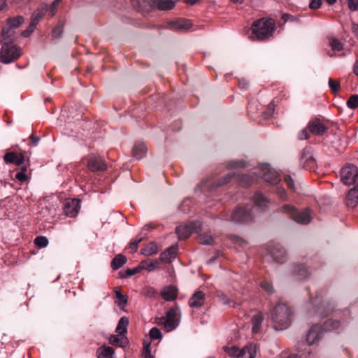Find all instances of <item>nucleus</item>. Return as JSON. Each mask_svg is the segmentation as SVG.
Returning <instances> with one entry per match:
<instances>
[{"instance_id": "obj_1", "label": "nucleus", "mask_w": 358, "mask_h": 358, "mask_svg": "<svg viewBox=\"0 0 358 358\" xmlns=\"http://www.w3.org/2000/svg\"><path fill=\"white\" fill-rule=\"evenodd\" d=\"M292 315V310L286 303H278L271 313L274 328L277 330L287 329L291 324Z\"/></svg>"}, {"instance_id": "obj_2", "label": "nucleus", "mask_w": 358, "mask_h": 358, "mask_svg": "<svg viewBox=\"0 0 358 358\" xmlns=\"http://www.w3.org/2000/svg\"><path fill=\"white\" fill-rule=\"evenodd\" d=\"M252 32L258 40H264L270 37L275 30V21L271 18H261L253 22Z\"/></svg>"}, {"instance_id": "obj_3", "label": "nucleus", "mask_w": 358, "mask_h": 358, "mask_svg": "<svg viewBox=\"0 0 358 358\" xmlns=\"http://www.w3.org/2000/svg\"><path fill=\"white\" fill-rule=\"evenodd\" d=\"M21 55V49L15 45L5 43L0 50V62L10 64L17 60Z\"/></svg>"}, {"instance_id": "obj_4", "label": "nucleus", "mask_w": 358, "mask_h": 358, "mask_svg": "<svg viewBox=\"0 0 358 358\" xmlns=\"http://www.w3.org/2000/svg\"><path fill=\"white\" fill-rule=\"evenodd\" d=\"M281 210L289 213L292 218L299 224H308L312 219L308 209L299 212L293 206L286 204L282 207Z\"/></svg>"}, {"instance_id": "obj_5", "label": "nucleus", "mask_w": 358, "mask_h": 358, "mask_svg": "<svg viewBox=\"0 0 358 358\" xmlns=\"http://www.w3.org/2000/svg\"><path fill=\"white\" fill-rule=\"evenodd\" d=\"M180 312L178 306L169 308L166 313V318L162 317L160 322L164 324L166 331L175 329L179 324L180 318L178 316Z\"/></svg>"}, {"instance_id": "obj_6", "label": "nucleus", "mask_w": 358, "mask_h": 358, "mask_svg": "<svg viewBox=\"0 0 358 358\" xmlns=\"http://www.w3.org/2000/svg\"><path fill=\"white\" fill-rule=\"evenodd\" d=\"M201 229L200 222H191L185 226H179L176 227V232L180 240L187 238L191 234L197 233Z\"/></svg>"}, {"instance_id": "obj_7", "label": "nucleus", "mask_w": 358, "mask_h": 358, "mask_svg": "<svg viewBox=\"0 0 358 358\" xmlns=\"http://www.w3.org/2000/svg\"><path fill=\"white\" fill-rule=\"evenodd\" d=\"M252 220L251 208L248 207L237 208L231 215V220L234 222L244 223Z\"/></svg>"}, {"instance_id": "obj_8", "label": "nucleus", "mask_w": 358, "mask_h": 358, "mask_svg": "<svg viewBox=\"0 0 358 358\" xmlns=\"http://www.w3.org/2000/svg\"><path fill=\"white\" fill-rule=\"evenodd\" d=\"M259 175L265 181L271 184H276L280 180L278 173L271 169L268 164L260 165Z\"/></svg>"}, {"instance_id": "obj_9", "label": "nucleus", "mask_w": 358, "mask_h": 358, "mask_svg": "<svg viewBox=\"0 0 358 358\" xmlns=\"http://www.w3.org/2000/svg\"><path fill=\"white\" fill-rule=\"evenodd\" d=\"M63 210L66 216L76 217L80 210V200L67 199L64 202Z\"/></svg>"}, {"instance_id": "obj_10", "label": "nucleus", "mask_w": 358, "mask_h": 358, "mask_svg": "<svg viewBox=\"0 0 358 358\" xmlns=\"http://www.w3.org/2000/svg\"><path fill=\"white\" fill-rule=\"evenodd\" d=\"M147 2L152 8L161 10H171L178 0H137Z\"/></svg>"}, {"instance_id": "obj_11", "label": "nucleus", "mask_w": 358, "mask_h": 358, "mask_svg": "<svg viewBox=\"0 0 358 358\" xmlns=\"http://www.w3.org/2000/svg\"><path fill=\"white\" fill-rule=\"evenodd\" d=\"M308 127L310 133L317 136L323 135L327 130V127L320 119L310 120Z\"/></svg>"}, {"instance_id": "obj_12", "label": "nucleus", "mask_w": 358, "mask_h": 358, "mask_svg": "<svg viewBox=\"0 0 358 358\" xmlns=\"http://www.w3.org/2000/svg\"><path fill=\"white\" fill-rule=\"evenodd\" d=\"M3 161L6 164H13L19 166L24 161V156L21 152H8L3 156Z\"/></svg>"}, {"instance_id": "obj_13", "label": "nucleus", "mask_w": 358, "mask_h": 358, "mask_svg": "<svg viewBox=\"0 0 358 358\" xmlns=\"http://www.w3.org/2000/svg\"><path fill=\"white\" fill-rule=\"evenodd\" d=\"M206 301V294L200 291H196L189 298L188 304L192 308H201Z\"/></svg>"}, {"instance_id": "obj_14", "label": "nucleus", "mask_w": 358, "mask_h": 358, "mask_svg": "<svg viewBox=\"0 0 358 358\" xmlns=\"http://www.w3.org/2000/svg\"><path fill=\"white\" fill-rule=\"evenodd\" d=\"M91 172H103L106 169V164L99 155H91Z\"/></svg>"}, {"instance_id": "obj_15", "label": "nucleus", "mask_w": 358, "mask_h": 358, "mask_svg": "<svg viewBox=\"0 0 358 358\" xmlns=\"http://www.w3.org/2000/svg\"><path fill=\"white\" fill-rule=\"evenodd\" d=\"M178 289L173 285L164 287L161 291L162 297L167 301H174L178 296Z\"/></svg>"}, {"instance_id": "obj_16", "label": "nucleus", "mask_w": 358, "mask_h": 358, "mask_svg": "<svg viewBox=\"0 0 358 358\" xmlns=\"http://www.w3.org/2000/svg\"><path fill=\"white\" fill-rule=\"evenodd\" d=\"M273 259L278 263H283L286 257V251L280 245H274L270 251Z\"/></svg>"}, {"instance_id": "obj_17", "label": "nucleus", "mask_w": 358, "mask_h": 358, "mask_svg": "<svg viewBox=\"0 0 358 358\" xmlns=\"http://www.w3.org/2000/svg\"><path fill=\"white\" fill-rule=\"evenodd\" d=\"M256 354V345L254 343H249L239 351L238 358H254Z\"/></svg>"}, {"instance_id": "obj_18", "label": "nucleus", "mask_w": 358, "mask_h": 358, "mask_svg": "<svg viewBox=\"0 0 358 358\" xmlns=\"http://www.w3.org/2000/svg\"><path fill=\"white\" fill-rule=\"evenodd\" d=\"M192 22L188 20H180L170 22L169 28L173 30H189L192 27Z\"/></svg>"}, {"instance_id": "obj_19", "label": "nucleus", "mask_w": 358, "mask_h": 358, "mask_svg": "<svg viewBox=\"0 0 358 358\" xmlns=\"http://www.w3.org/2000/svg\"><path fill=\"white\" fill-rule=\"evenodd\" d=\"M320 327L317 325L313 326L306 336L308 345L315 344L320 338Z\"/></svg>"}, {"instance_id": "obj_20", "label": "nucleus", "mask_w": 358, "mask_h": 358, "mask_svg": "<svg viewBox=\"0 0 358 358\" xmlns=\"http://www.w3.org/2000/svg\"><path fill=\"white\" fill-rule=\"evenodd\" d=\"M358 203V185L351 189L346 196V204L350 208H355Z\"/></svg>"}, {"instance_id": "obj_21", "label": "nucleus", "mask_w": 358, "mask_h": 358, "mask_svg": "<svg viewBox=\"0 0 358 358\" xmlns=\"http://www.w3.org/2000/svg\"><path fill=\"white\" fill-rule=\"evenodd\" d=\"M46 12H48L47 6L45 4L41 5L32 15L31 27H35Z\"/></svg>"}, {"instance_id": "obj_22", "label": "nucleus", "mask_w": 358, "mask_h": 358, "mask_svg": "<svg viewBox=\"0 0 358 358\" xmlns=\"http://www.w3.org/2000/svg\"><path fill=\"white\" fill-rule=\"evenodd\" d=\"M178 250L177 245H173L165 250L161 253L159 260L164 262H169L171 259H175Z\"/></svg>"}, {"instance_id": "obj_23", "label": "nucleus", "mask_w": 358, "mask_h": 358, "mask_svg": "<svg viewBox=\"0 0 358 358\" xmlns=\"http://www.w3.org/2000/svg\"><path fill=\"white\" fill-rule=\"evenodd\" d=\"M141 269L147 270L149 272L159 268V260L147 259L140 263Z\"/></svg>"}, {"instance_id": "obj_24", "label": "nucleus", "mask_w": 358, "mask_h": 358, "mask_svg": "<svg viewBox=\"0 0 358 358\" xmlns=\"http://www.w3.org/2000/svg\"><path fill=\"white\" fill-rule=\"evenodd\" d=\"M115 351L113 348L107 346H101L96 350L97 358H112Z\"/></svg>"}, {"instance_id": "obj_25", "label": "nucleus", "mask_w": 358, "mask_h": 358, "mask_svg": "<svg viewBox=\"0 0 358 358\" xmlns=\"http://www.w3.org/2000/svg\"><path fill=\"white\" fill-rule=\"evenodd\" d=\"M147 152V148L145 145L143 143H136L133 148V156L137 159H140L143 157L145 154Z\"/></svg>"}, {"instance_id": "obj_26", "label": "nucleus", "mask_w": 358, "mask_h": 358, "mask_svg": "<svg viewBox=\"0 0 358 358\" xmlns=\"http://www.w3.org/2000/svg\"><path fill=\"white\" fill-rule=\"evenodd\" d=\"M109 343L111 345L118 346V347H124L127 344V338L124 337L123 335H111L109 337Z\"/></svg>"}, {"instance_id": "obj_27", "label": "nucleus", "mask_w": 358, "mask_h": 358, "mask_svg": "<svg viewBox=\"0 0 358 358\" xmlns=\"http://www.w3.org/2000/svg\"><path fill=\"white\" fill-rule=\"evenodd\" d=\"M159 251L158 245L155 242L149 243L145 248H142L141 253L144 256L156 255Z\"/></svg>"}, {"instance_id": "obj_28", "label": "nucleus", "mask_w": 358, "mask_h": 358, "mask_svg": "<svg viewBox=\"0 0 358 358\" xmlns=\"http://www.w3.org/2000/svg\"><path fill=\"white\" fill-rule=\"evenodd\" d=\"M264 320L263 315L262 313H257L252 318V333L257 334L259 331L261 325Z\"/></svg>"}, {"instance_id": "obj_29", "label": "nucleus", "mask_w": 358, "mask_h": 358, "mask_svg": "<svg viewBox=\"0 0 358 358\" xmlns=\"http://www.w3.org/2000/svg\"><path fill=\"white\" fill-rule=\"evenodd\" d=\"M254 202L255 205L261 208L262 210L265 209V208L268 204L269 201L264 196V195L261 193H256L254 195Z\"/></svg>"}, {"instance_id": "obj_30", "label": "nucleus", "mask_w": 358, "mask_h": 358, "mask_svg": "<svg viewBox=\"0 0 358 358\" xmlns=\"http://www.w3.org/2000/svg\"><path fill=\"white\" fill-rule=\"evenodd\" d=\"M129 325V320L127 317H122L117 325L115 331L118 334L124 335L127 331V327Z\"/></svg>"}, {"instance_id": "obj_31", "label": "nucleus", "mask_w": 358, "mask_h": 358, "mask_svg": "<svg viewBox=\"0 0 358 358\" xmlns=\"http://www.w3.org/2000/svg\"><path fill=\"white\" fill-rule=\"evenodd\" d=\"M127 262V258L125 256L119 254L116 255L111 262V267L114 270H117Z\"/></svg>"}, {"instance_id": "obj_32", "label": "nucleus", "mask_w": 358, "mask_h": 358, "mask_svg": "<svg viewBox=\"0 0 358 358\" xmlns=\"http://www.w3.org/2000/svg\"><path fill=\"white\" fill-rule=\"evenodd\" d=\"M341 326V323L337 320L332 319L327 320L322 325V329L324 331H333L338 329Z\"/></svg>"}, {"instance_id": "obj_33", "label": "nucleus", "mask_w": 358, "mask_h": 358, "mask_svg": "<svg viewBox=\"0 0 358 358\" xmlns=\"http://www.w3.org/2000/svg\"><path fill=\"white\" fill-rule=\"evenodd\" d=\"M23 22V17L22 16H17L8 19L6 26L14 30L15 29L17 28Z\"/></svg>"}, {"instance_id": "obj_34", "label": "nucleus", "mask_w": 358, "mask_h": 358, "mask_svg": "<svg viewBox=\"0 0 358 358\" xmlns=\"http://www.w3.org/2000/svg\"><path fill=\"white\" fill-rule=\"evenodd\" d=\"M2 36L6 41L11 42L15 39V32L13 29L5 26L2 29Z\"/></svg>"}, {"instance_id": "obj_35", "label": "nucleus", "mask_w": 358, "mask_h": 358, "mask_svg": "<svg viewBox=\"0 0 358 358\" xmlns=\"http://www.w3.org/2000/svg\"><path fill=\"white\" fill-rule=\"evenodd\" d=\"M294 273L301 278H306L308 275V269L305 265L296 266L294 268Z\"/></svg>"}, {"instance_id": "obj_36", "label": "nucleus", "mask_w": 358, "mask_h": 358, "mask_svg": "<svg viewBox=\"0 0 358 358\" xmlns=\"http://www.w3.org/2000/svg\"><path fill=\"white\" fill-rule=\"evenodd\" d=\"M237 178L240 185L243 187H248L253 183V178L250 176H237Z\"/></svg>"}, {"instance_id": "obj_37", "label": "nucleus", "mask_w": 358, "mask_h": 358, "mask_svg": "<svg viewBox=\"0 0 358 358\" xmlns=\"http://www.w3.org/2000/svg\"><path fill=\"white\" fill-rule=\"evenodd\" d=\"M114 292L115 294V296L117 299L120 300V302L117 303L118 306H125L127 303L128 297L126 295H124L120 292V288L119 287H115L114 288Z\"/></svg>"}, {"instance_id": "obj_38", "label": "nucleus", "mask_w": 358, "mask_h": 358, "mask_svg": "<svg viewBox=\"0 0 358 358\" xmlns=\"http://www.w3.org/2000/svg\"><path fill=\"white\" fill-rule=\"evenodd\" d=\"M329 45L334 51H341L343 49V44L336 38H329Z\"/></svg>"}, {"instance_id": "obj_39", "label": "nucleus", "mask_w": 358, "mask_h": 358, "mask_svg": "<svg viewBox=\"0 0 358 358\" xmlns=\"http://www.w3.org/2000/svg\"><path fill=\"white\" fill-rule=\"evenodd\" d=\"M198 241L201 245H212L213 243L212 236L208 234H200L198 236Z\"/></svg>"}, {"instance_id": "obj_40", "label": "nucleus", "mask_w": 358, "mask_h": 358, "mask_svg": "<svg viewBox=\"0 0 358 358\" xmlns=\"http://www.w3.org/2000/svg\"><path fill=\"white\" fill-rule=\"evenodd\" d=\"M331 310L332 308H329V305L324 302L320 303L317 308V313L322 316H326Z\"/></svg>"}, {"instance_id": "obj_41", "label": "nucleus", "mask_w": 358, "mask_h": 358, "mask_svg": "<svg viewBox=\"0 0 358 358\" xmlns=\"http://www.w3.org/2000/svg\"><path fill=\"white\" fill-rule=\"evenodd\" d=\"M219 301L224 305H228V306H233V307H235V303L234 301H232L231 300H230L227 295H225L224 294L220 292V293H218L217 295Z\"/></svg>"}, {"instance_id": "obj_42", "label": "nucleus", "mask_w": 358, "mask_h": 358, "mask_svg": "<svg viewBox=\"0 0 358 358\" xmlns=\"http://www.w3.org/2000/svg\"><path fill=\"white\" fill-rule=\"evenodd\" d=\"M223 350L231 357H235L238 358V352L241 350L238 349V347L233 345L231 347L224 346L223 347Z\"/></svg>"}, {"instance_id": "obj_43", "label": "nucleus", "mask_w": 358, "mask_h": 358, "mask_svg": "<svg viewBox=\"0 0 358 358\" xmlns=\"http://www.w3.org/2000/svg\"><path fill=\"white\" fill-rule=\"evenodd\" d=\"M48 239L45 236H37L34 239V243L39 248H45L48 245Z\"/></svg>"}, {"instance_id": "obj_44", "label": "nucleus", "mask_w": 358, "mask_h": 358, "mask_svg": "<svg viewBox=\"0 0 358 358\" xmlns=\"http://www.w3.org/2000/svg\"><path fill=\"white\" fill-rule=\"evenodd\" d=\"M329 87L331 89L333 94H336L341 87V85L338 80H334L332 78H329Z\"/></svg>"}, {"instance_id": "obj_45", "label": "nucleus", "mask_w": 358, "mask_h": 358, "mask_svg": "<svg viewBox=\"0 0 358 358\" xmlns=\"http://www.w3.org/2000/svg\"><path fill=\"white\" fill-rule=\"evenodd\" d=\"M347 106L351 109H355L358 107V95H352L347 101Z\"/></svg>"}, {"instance_id": "obj_46", "label": "nucleus", "mask_w": 358, "mask_h": 358, "mask_svg": "<svg viewBox=\"0 0 358 358\" xmlns=\"http://www.w3.org/2000/svg\"><path fill=\"white\" fill-rule=\"evenodd\" d=\"M234 177H236V176H235L234 174H227L225 176H224V178L222 180H220L219 182L213 183V185L215 187H220L222 185L228 183L231 180V178Z\"/></svg>"}, {"instance_id": "obj_47", "label": "nucleus", "mask_w": 358, "mask_h": 358, "mask_svg": "<svg viewBox=\"0 0 358 358\" xmlns=\"http://www.w3.org/2000/svg\"><path fill=\"white\" fill-rule=\"evenodd\" d=\"M262 288L268 294H271L273 293L274 289L273 285L271 282L266 280H264L261 282Z\"/></svg>"}, {"instance_id": "obj_48", "label": "nucleus", "mask_w": 358, "mask_h": 358, "mask_svg": "<svg viewBox=\"0 0 358 358\" xmlns=\"http://www.w3.org/2000/svg\"><path fill=\"white\" fill-rule=\"evenodd\" d=\"M150 337L152 340H157L161 338L162 336L161 331L157 328L153 327L150 330Z\"/></svg>"}, {"instance_id": "obj_49", "label": "nucleus", "mask_w": 358, "mask_h": 358, "mask_svg": "<svg viewBox=\"0 0 358 358\" xmlns=\"http://www.w3.org/2000/svg\"><path fill=\"white\" fill-rule=\"evenodd\" d=\"M141 265L139 264L138 266L134 268H128L124 274H122L121 277L122 278H127L129 276L134 275L138 273H139L141 271Z\"/></svg>"}, {"instance_id": "obj_50", "label": "nucleus", "mask_w": 358, "mask_h": 358, "mask_svg": "<svg viewBox=\"0 0 358 358\" xmlns=\"http://www.w3.org/2000/svg\"><path fill=\"white\" fill-rule=\"evenodd\" d=\"M245 166V162L243 160H240V161L230 162L228 164L227 167L229 169H236V168H239V167H244Z\"/></svg>"}, {"instance_id": "obj_51", "label": "nucleus", "mask_w": 358, "mask_h": 358, "mask_svg": "<svg viewBox=\"0 0 358 358\" xmlns=\"http://www.w3.org/2000/svg\"><path fill=\"white\" fill-rule=\"evenodd\" d=\"M156 289L152 287H146L143 290V294L148 297H154L157 294Z\"/></svg>"}, {"instance_id": "obj_52", "label": "nucleus", "mask_w": 358, "mask_h": 358, "mask_svg": "<svg viewBox=\"0 0 358 358\" xmlns=\"http://www.w3.org/2000/svg\"><path fill=\"white\" fill-rule=\"evenodd\" d=\"M143 240V237H139L138 238L131 241L129 245V248L131 250L134 252L137 250L138 244L140 242H141Z\"/></svg>"}, {"instance_id": "obj_53", "label": "nucleus", "mask_w": 358, "mask_h": 358, "mask_svg": "<svg viewBox=\"0 0 358 358\" xmlns=\"http://www.w3.org/2000/svg\"><path fill=\"white\" fill-rule=\"evenodd\" d=\"M284 180L286 182V184L289 188L293 189L294 191L296 190L293 179L292 178V177L290 176H289V175L285 176Z\"/></svg>"}, {"instance_id": "obj_54", "label": "nucleus", "mask_w": 358, "mask_h": 358, "mask_svg": "<svg viewBox=\"0 0 358 358\" xmlns=\"http://www.w3.org/2000/svg\"><path fill=\"white\" fill-rule=\"evenodd\" d=\"M62 31H63L62 26L58 25V26L55 27L53 29L52 32V37L53 38H58V37H59L61 36Z\"/></svg>"}, {"instance_id": "obj_55", "label": "nucleus", "mask_w": 358, "mask_h": 358, "mask_svg": "<svg viewBox=\"0 0 358 358\" xmlns=\"http://www.w3.org/2000/svg\"><path fill=\"white\" fill-rule=\"evenodd\" d=\"M350 10H356L358 8V0H347Z\"/></svg>"}, {"instance_id": "obj_56", "label": "nucleus", "mask_w": 358, "mask_h": 358, "mask_svg": "<svg viewBox=\"0 0 358 358\" xmlns=\"http://www.w3.org/2000/svg\"><path fill=\"white\" fill-rule=\"evenodd\" d=\"M321 0H311L309 4V7L313 10H315L319 8L321 6Z\"/></svg>"}, {"instance_id": "obj_57", "label": "nucleus", "mask_w": 358, "mask_h": 358, "mask_svg": "<svg viewBox=\"0 0 358 358\" xmlns=\"http://www.w3.org/2000/svg\"><path fill=\"white\" fill-rule=\"evenodd\" d=\"M277 194L279 196V197L282 200H287L288 198L287 193L283 188L278 187L277 189Z\"/></svg>"}, {"instance_id": "obj_58", "label": "nucleus", "mask_w": 358, "mask_h": 358, "mask_svg": "<svg viewBox=\"0 0 358 358\" xmlns=\"http://www.w3.org/2000/svg\"><path fill=\"white\" fill-rule=\"evenodd\" d=\"M309 138V133L307 129H303L299 134V138L300 140H305Z\"/></svg>"}, {"instance_id": "obj_59", "label": "nucleus", "mask_w": 358, "mask_h": 358, "mask_svg": "<svg viewBox=\"0 0 358 358\" xmlns=\"http://www.w3.org/2000/svg\"><path fill=\"white\" fill-rule=\"evenodd\" d=\"M143 354L144 358H154L153 356L151 355L150 345H147L146 346L144 347Z\"/></svg>"}, {"instance_id": "obj_60", "label": "nucleus", "mask_w": 358, "mask_h": 358, "mask_svg": "<svg viewBox=\"0 0 358 358\" xmlns=\"http://www.w3.org/2000/svg\"><path fill=\"white\" fill-rule=\"evenodd\" d=\"M274 113V106L273 104H269L267 110L265 112V117L268 118L273 115Z\"/></svg>"}, {"instance_id": "obj_61", "label": "nucleus", "mask_w": 358, "mask_h": 358, "mask_svg": "<svg viewBox=\"0 0 358 358\" xmlns=\"http://www.w3.org/2000/svg\"><path fill=\"white\" fill-rule=\"evenodd\" d=\"M15 177L20 182H24L27 180V176L23 172H18Z\"/></svg>"}, {"instance_id": "obj_62", "label": "nucleus", "mask_w": 358, "mask_h": 358, "mask_svg": "<svg viewBox=\"0 0 358 358\" xmlns=\"http://www.w3.org/2000/svg\"><path fill=\"white\" fill-rule=\"evenodd\" d=\"M238 85L241 89L246 90L249 86V83L245 79H241L238 81Z\"/></svg>"}, {"instance_id": "obj_63", "label": "nucleus", "mask_w": 358, "mask_h": 358, "mask_svg": "<svg viewBox=\"0 0 358 358\" xmlns=\"http://www.w3.org/2000/svg\"><path fill=\"white\" fill-rule=\"evenodd\" d=\"M282 19L284 20L285 22L292 20H294V17L289 14H283L282 16Z\"/></svg>"}, {"instance_id": "obj_64", "label": "nucleus", "mask_w": 358, "mask_h": 358, "mask_svg": "<svg viewBox=\"0 0 358 358\" xmlns=\"http://www.w3.org/2000/svg\"><path fill=\"white\" fill-rule=\"evenodd\" d=\"M30 28H31V31H29L28 29H26V30L22 31V34L23 36L28 37L33 32V31H34L35 27H31L30 26Z\"/></svg>"}]
</instances>
